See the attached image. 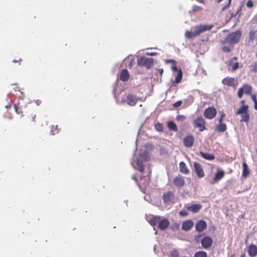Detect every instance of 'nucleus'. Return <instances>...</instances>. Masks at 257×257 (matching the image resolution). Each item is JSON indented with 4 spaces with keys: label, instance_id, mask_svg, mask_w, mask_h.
<instances>
[{
    "label": "nucleus",
    "instance_id": "obj_18",
    "mask_svg": "<svg viewBox=\"0 0 257 257\" xmlns=\"http://www.w3.org/2000/svg\"><path fill=\"white\" fill-rule=\"evenodd\" d=\"M248 255L250 257H254L257 254V246L253 244H250L247 248Z\"/></svg>",
    "mask_w": 257,
    "mask_h": 257
},
{
    "label": "nucleus",
    "instance_id": "obj_23",
    "mask_svg": "<svg viewBox=\"0 0 257 257\" xmlns=\"http://www.w3.org/2000/svg\"><path fill=\"white\" fill-rule=\"evenodd\" d=\"M179 170L181 173L187 175L189 173L190 171L187 168L186 165L184 162H181L179 163Z\"/></svg>",
    "mask_w": 257,
    "mask_h": 257
},
{
    "label": "nucleus",
    "instance_id": "obj_50",
    "mask_svg": "<svg viewBox=\"0 0 257 257\" xmlns=\"http://www.w3.org/2000/svg\"><path fill=\"white\" fill-rule=\"evenodd\" d=\"M228 4L226 6H225L224 7H223V8L222 9V11H224L226 9H227V8H228L230 6L231 0H228Z\"/></svg>",
    "mask_w": 257,
    "mask_h": 257
},
{
    "label": "nucleus",
    "instance_id": "obj_29",
    "mask_svg": "<svg viewBox=\"0 0 257 257\" xmlns=\"http://www.w3.org/2000/svg\"><path fill=\"white\" fill-rule=\"evenodd\" d=\"M241 118L240 120V122H245L247 123L249 120V112H246L243 114H241Z\"/></svg>",
    "mask_w": 257,
    "mask_h": 257
},
{
    "label": "nucleus",
    "instance_id": "obj_42",
    "mask_svg": "<svg viewBox=\"0 0 257 257\" xmlns=\"http://www.w3.org/2000/svg\"><path fill=\"white\" fill-rule=\"evenodd\" d=\"M202 9H203V8L202 7L195 5L192 7V11L193 12H195L197 11H200L202 10Z\"/></svg>",
    "mask_w": 257,
    "mask_h": 257
},
{
    "label": "nucleus",
    "instance_id": "obj_15",
    "mask_svg": "<svg viewBox=\"0 0 257 257\" xmlns=\"http://www.w3.org/2000/svg\"><path fill=\"white\" fill-rule=\"evenodd\" d=\"M194 167L195 173L199 178H202L204 176V171L200 164L197 162H194Z\"/></svg>",
    "mask_w": 257,
    "mask_h": 257
},
{
    "label": "nucleus",
    "instance_id": "obj_3",
    "mask_svg": "<svg viewBox=\"0 0 257 257\" xmlns=\"http://www.w3.org/2000/svg\"><path fill=\"white\" fill-rule=\"evenodd\" d=\"M194 126L195 127L199 128L200 132H203L206 130V121L202 116H200L197 117L193 120Z\"/></svg>",
    "mask_w": 257,
    "mask_h": 257
},
{
    "label": "nucleus",
    "instance_id": "obj_13",
    "mask_svg": "<svg viewBox=\"0 0 257 257\" xmlns=\"http://www.w3.org/2000/svg\"><path fill=\"white\" fill-rule=\"evenodd\" d=\"M194 226V222L191 220L188 219L183 222L182 224V229L187 231L190 230Z\"/></svg>",
    "mask_w": 257,
    "mask_h": 257
},
{
    "label": "nucleus",
    "instance_id": "obj_27",
    "mask_svg": "<svg viewBox=\"0 0 257 257\" xmlns=\"http://www.w3.org/2000/svg\"><path fill=\"white\" fill-rule=\"evenodd\" d=\"M237 59V58L236 57H233L229 61L230 65L232 67V70L233 71L236 70L239 67V63L238 62H233V61H236Z\"/></svg>",
    "mask_w": 257,
    "mask_h": 257
},
{
    "label": "nucleus",
    "instance_id": "obj_24",
    "mask_svg": "<svg viewBox=\"0 0 257 257\" xmlns=\"http://www.w3.org/2000/svg\"><path fill=\"white\" fill-rule=\"evenodd\" d=\"M161 217L159 216H153L149 220V222L153 226H155L158 225Z\"/></svg>",
    "mask_w": 257,
    "mask_h": 257
},
{
    "label": "nucleus",
    "instance_id": "obj_31",
    "mask_svg": "<svg viewBox=\"0 0 257 257\" xmlns=\"http://www.w3.org/2000/svg\"><path fill=\"white\" fill-rule=\"evenodd\" d=\"M226 125L225 123H219L216 126V130L219 132H224L226 130Z\"/></svg>",
    "mask_w": 257,
    "mask_h": 257
},
{
    "label": "nucleus",
    "instance_id": "obj_11",
    "mask_svg": "<svg viewBox=\"0 0 257 257\" xmlns=\"http://www.w3.org/2000/svg\"><path fill=\"white\" fill-rule=\"evenodd\" d=\"M223 85L235 88L237 82L234 78L227 77L222 80Z\"/></svg>",
    "mask_w": 257,
    "mask_h": 257
},
{
    "label": "nucleus",
    "instance_id": "obj_7",
    "mask_svg": "<svg viewBox=\"0 0 257 257\" xmlns=\"http://www.w3.org/2000/svg\"><path fill=\"white\" fill-rule=\"evenodd\" d=\"M201 243L203 248L208 249L212 246L213 240L211 237L205 236L202 238Z\"/></svg>",
    "mask_w": 257,
    "mask_h": 257
},
{
    "label": "nucleus",
    "instance_id": "obj_25",
    "mask_svg": "<svg viewBox=\"0 0 257 257\" xmlns=\"http://www.w3.org/2000/svg\"><path fill=\"white\" fill-rule=\"evenodd\" d=\"M248 106L247 105H242L235 112L236 115L243 114L248 112Z\"/></svg>",
    "mask_w": 257,
    "mask_h": 257
},
{
    "label": "nucleus",
    "instance_id": "obj_61",
    "mask_svg": "<svg viewBox=\"0 0 257 257\" xmlns=\"http://www.w3.org/2000/svg\"><path fill=\"white\" fill-rule=\"evenodd\" d=\"M217 1V2L219 3H220L222 0H216Z\"/></svg>",
    "mask_w": 257,
    "mask_h": 257
},
{
    "label": "nucleus",
    "instance_id": "obj_21",
    "mask_svg": "<svg viewBox=\"0 0 257 257\" xmlns=\"http://www.w3.org/2000/svg\"><path fill=\"white\" fill-rule=\"evenodd\" d=\"M249 173L250 170L248 168V166L245 161H243L242 163V177L244 178H246L249 175Z\"/></svg>",
    "mask_w": 257,
    "mask_h": 257
},
{
    "label": "nucleus",
    "instance_id": "obj_34",
    "mask_svg": "<svg viewBox=\"0 0 257 257\" xmlns=\"http://www.w3.org/2000/svg\"><path fill=\"white\" fill-rule=\"evenodd\" d=\"M243 92L244 93L247 94H249L251 92V87L249 85L244 84L243 85L242 87Z\"/></svg>",
    "mask_w": 257,
    "mask_h": 257
},
{
    "label": "nucleus",
    "instance_id": "obj_52",
    "mask_svg": "<svg viewBox=\"0 0 257 257\" xmlns=\"http://www.w3.org/2000/svg\"><path fill=\"white\" fill-rule=\"evenodd\" d=\"M22 59L21 58H20L19 60H13V62H15V63H18V64L20 65H21V61H22Z\"/></svg>",
    "mask_w": 257,
    "mask_h": 257
},
{
    "label": "nucleus",
    "instance_id": "obj_16",
    "mask_svg": "<svg viewBox=\"0 0 257 257\" xmlns=\"http://www.w3.org/2000/svg\"><path fill=\"white\" fill-rule=\"evenodd\" d=\"M170 224V222L168 219H160L158 225V228L162 230L166 229Z\"/></svg>",
    "mask_w": 257,
    "mask_h": 257
},
{
    "label": "nucleus",
    "instance_id": "obj_19",
    "mask_svg": "<svg viewBox=\"0 0 257 257\" xmlns=\"http://www.w3.org/2000/svg\"><path fill=\"white\" fill-rule=\"evenodd\" d=\"M140 180L141 182L142 181V182L141 183V187L146 188L149 185L150 183V175H149L146 176H142L141 177Z\"/></svg>",
    "mask_w": 257,
    "mask_h": 257
},
{
    "label": "nucleus",
    "instance_id": "obj_14",
    "mask_svg": "<svg viewBox=\"0 0 257 257\" xmlns=\"http://www.w3.org/2000/svg\"><path fill=\"white\" fill-rule=\"evenodd\" d=\"M207 228L206 222L203 220H199L195 224V229L198 232H202Z\"/></svg>",
    "mask_w": 257,
    "mask_h": 257
},
{
    "label": "nucleus",
    "instance_id": "obj_6",
    "mask_svg": "<svg viewBox=\"0 0 257 257\" xmlns=\"http://www.w3.org/2000/svg\"><path fill=\"white\" fill-rule=\"evenodd\" d=\"M216 110L213 107L206 108L204 111V116L206 118L211 119L216 115Z\"/></svg>",
    "mask_w": 257,
    "mask_h": 257
},
{
    "label": "nucleus",
    "instance_id": "obj_12",
    "mask_svg": "<svg viewBox=\"0 0 257 257\" xmlns=\"http://www.w3.org/2000/svg\"><path fill=\"white\" fill-rule=\"evenodd\" d=\"M138 100V97L135 95L129 94L126 96L127 103L131 106L135 105Z\"/></svg>",
    "mask_w": 257,
    "mask_h": 257
},
{
    "label": "nucleus",
    "instance_id": "obj_8",
    "mask_svg": "<svg viewBox=\"0 0 257 257\" xmlns=\"http://www.w3.org/2000/svg\"><path fill=\"white\" fill-rule=\"evenodd\" d=\"M195 139L191 135H189L184 137L183 140L184 146L187 148H191L193 146Z\"/></svg>",
    "mask_w": 257,
    "mask_h": 257
},
{
    "label": "nucleus",
    "instance_id": "obj_54",
    "mask_svg": "<svg viewBox=\"0 0 257 257\" xmlns=\"http://www.w3.org/2000/svg\"><path fill=\"white\" fill-rule=\"evenodd\" d=\"M254 109L255 110H257V101H255V102H254Z\"/></svg>",
    "mask_w": 257,
    "mask_h": 257
},
{
    "label": "nucleus",
    "instance_id": "obj_44",
    "mask_svg": "<svg viewBox=\"0 0 257 257\" xmlns=\"http://www.w3.org/2000/svg\"><path fill=\"white\" fill-rule=\"evenodd\" d=\"M182 101L181 100H178L177 101V102H176L175 103H174L173 104V106L174 107V108H177V107H179L180 106H181V105L182 104Z\"/></svg>",
    "mask_w": 257,
    "mask_h": 257
},
{
    "label": "nucleus",
    "instance_id": "obj_46",
    "mask_svg": "<svg viewBox=\"0 0 257 257\" xmlns=\"http://www.w3.org/2000/svg\"><path fill=\"white\" fill-rule=\"evenodd\" d=\"M244 93L243 89L242 88H240L237 92V95L239 98H241Z\"/></svg>",
    "mask_w": 257,
    "mask_h": 257
},
{
    "label": "nucleus",
    "instance_id": "obj_43",
    "mask_svg": "<svg viewBox=\"0 0 257 257\" xmlns=\"http://www.w3.org/2000/svg\"><path fill=\"white\" fill-rule=\"evenodd\" d=\"M188 214V212L185 210H181L179 212V215L181 216H186Z\"/></svg>",
    "mask_w": 257,
    "mask_h": 257
},
{
    "label": "nucleus",
    "instance_id": "obj_28",
    "mask_svg": "<svg viewBox=\"0 0 257 257\" xmlns=\"http://www.w3.org/2000/svg\"><path fill=\"white\" fill-rule=\"evenodd\" d=\"M14 108H15V112L17 114H20L22 116L23 115V112L22 109V105L20 104V102H19L18 103H15L14 104Z\"/></svg>",
    "mask_w": 257,
    "mask_h": 257
},
{
    "label": "nucleus",
    "instance_id": "obj_63",
    "mask_svg": "<svg viewBox=\"0 0 257 257\" xmlns=\"http://www.w3.org/2000/svg\"><path fill=\"white\" fill-rule=\"evenodd\" d=\"M10 107H11L10 105L6 106V107H7V108Z\"/></svg>",
    "mask_w": 257,
    "mask_h": 257
},
{
    "label": "nucleus",
    "instance_id": "obj_40",
    "mask_svg": "<svg viewBox=\"0 0 257 257\" xmlns=\"http://www.w3.org/2000/svg\"><path fill=\"white\" fill-rule=\"evenodd\" d=\"M180 228V224L178 223H174L171 226V229L174 230H178Z\"/></svg>",
    "mask_w": 257,
    "mask_h": 257
},
{
    "label": "nucleus",
    "instance_id": "obj_4",
    "mask_svg": "<svg viewBox=\"0 0 257 257\" xmlns=\"http://www.w3.org/2000/svg\"><path fill=\"white\" fill-rule=\"evenodd\" d=\"M154 63V59L152 58H145L140 57L138 59V64L140 66H145L147 68H150Z\"/></svg>",
    "mask_w": 257,
    "mask_h": 257
},
{
    "label": "nucleus",
    "instance_id": "obj_2",
    "mask_svg": "<svg viewBox=\"0 0 257 257\" xmlns=\"http://www.w3.org/2000/svg\"><path fill=\"white\" fill-rule=\"evenodd\" d=\"M241 36V32L240 31H236L228 34L226 38L227 41H230L233 45L239 41Z\"/></svg>",
    "mask_w": 257,
    "mask_h": 257
},
{
    "label": "nucleus",
    "instance_id": "obj_62",
    "mask_svg": "<svg viewBox=\"0 0 257 257\" xmlns=\"http://www.w3.org/2000/svg\"><path fill=\"white\" fill-rule=\"evenodd\" d=\"M200 236H201V235H199L198 236H197V237H196V240H197V238H198V237H200Z\"/></svg>",
    "mask_w": 257,
    "mask_h": 257
},
{
    "label": "nucleus",
    "instance_id": "obj_49",
    "mask_svg": "<svg viewBox=\"0 0 257 257\" xmlns=\"http://www.w3.org/2000/svg\"><path fill=\"white\" fill-rule=\"evenodd\" d=\"M185 119V116L183 115H179L176 117V119L177 120H183Z\"/></svg>",
    "mask_w": 257,
    "mask_h": 257
},
{
    "label": "nucleus",
    "instance_id": "obj_53",
    "mask_svg": "<svg viewBox=\"0 0 257 257\" xmlns=\"http://www.w3.org/2000/svg\"><path fill=\"white\" fill-rule=\"evenodd\" d=\"M172 69L173 71H178L177 67L176 66H173L172 67Z\"/></svg>",
    "mask_w": 257,
    "mask_h": 257
},
{
    "label": "nucleus",
    "instance_id": "obj_33",
    "mask_svg": "<svg viewBox=\"0 0 257 257\" xmlns=\"http://www.w3.org/2000/svg\"><path fill=\"white\" fill-rule=\"evenodd\" d=\"M194 257H207V253L204 251L199 250L194 253Z\"/></svg>",
    "mask_w": 257,
    "mask_h": 257
},
{
    "label": "nucleus",
    "instance_id": "obj_39",
    "mask_svg": "<svg viewBox=\"0 0 257 257\" xmlns=\"http://www.w3.org/2000/svg\"><path fill=\"white\" fill-rule=\"evenodd\" d=\"M155 128L159 132H162L163 130V126L162 124L160 123L155 124Z\"/></svg>",
    "mask_w": 257,
    "mask_h": 257
},
{
    "label": "nucleus",
    "instance_id": "obj_58",
    "mask_svg": "<svg viewBox=\"0 0 257 257\" xmlns=\"http://www.w3.org/2000/svg\"><path fill=\"white\" fill-rule=\"evenodd\" d=\"M244 102H245V101H244V100H242V101H241V104H242V105H244Z\"/></svg>",
    "mask_w": 257,
    "mask_h": 257
},
{
    "label": "nucleus",
    "instance_id": "obj_47",
    "mask_svg": "<svg viewBox=\"0 0 257 257\" xmlns=\"http://www.w3.org/2000/svg\"><path fill=\"white\" fill-rule=\"evenodd\" d=\"M18 92L19 93L18 95L19 99L23 100V99L25 97L24 94L22 91H20V90H18Z\"/></svg>",
    "mask_w": 257,
    "mask_h": 257
},
{
    "label": "nucleus",
    "instance_id": "obj_30",
    "mask_svg": "<svg viewBox=\"0 0 257 257\" xmlns=\"http://www.w3.org/2000/svg\"><path fill=\"white\" fill-rule=\"evenodd\" d=\"M249 39L250 41H253L255 39L257 40V34L256 30H252L249 32Z\"/></svg>",
    "mask_w": 257,
    "mask_h": 257
},
{
    "label": "nucleus",
    "instance_id": "obj_17",
    "mask_svg": "<svg viewBox=\"0 0 257 257\" xmlns=\"http://www.w3.org/2000/svg\"><path fill=\"white\" fill-rule=\"evenodd\" d=\"M225 175L224 171L222 170H218L215 175L213 179L212 183H214L215 182H217L220 180H221Z\"/></svg>",
    "mask_w": 257,
    "mask_h": 257
},
{
    "label": "nucleus",
    "instance_id": "obj_10",
    "mask_svg": "<svg viewBox=\"0 0 257 257\" xmlns=\"http://www.w3.org/2000/svg\"><path fill=\"white\" fill-rule=\"evenodd\" d=\"M174 193L171 191L165 192L162 196V199L165 204L172 202L174 200Z\"/></svg>",
    "mask_w": 257,
    "mask_h": 257
},
{
    "label": "nucleus",
    "instance_id": "obj_9",
    "mask_svg": "<svg viewBox=\"0 0 257 257\" xmlns=\"http://www.w3.org/2000/svg\"><path fill=\"white\" fill-rule=\"evenodd\" d=\"M174 185L178 188H182L183 187L185 184V182L184 180V178L181 175H179L177 176H176L173 181Z\"/></svg>",
    "mask_w": 257,
    "mask_h": 257
},
{
    "label": "nucleus",
    "instance_id": "obj_64",
    "mask_svg": "<svg viewBox=\"0 0 257 257\" xmlns=\"http://www.w3.org/2000/svg\"><path fill=\"white\" fill-rule=\"evenodd\" d=\"M244 254H242V255H241V256H240V257H244Z\"/></svg>",
    "mask_w": 257,
    "mask_h": 257
},
{
    "label": "nucleus",
    "instance_id": "obj_38",
    "mask_svg": "<svg viewBox=\"0 0 257 257\" xmlns=\"http://www.w3.org/2000/svg\"><path fill=\"white\" fill-rule=\"evenodd\" d=\"M250 71L252 72H257V62H254L252 65L250 66Z\"/></svg>",
    "mask_w": 257,
    "mask_h": 257
},
{
    "label": "nucleus",
    "instance_id": "obj_56",
    "mask_svg": "<svg viewBox=\"0 0 257 257\" xmlns=\"http://www.w3.org/2000/svg\"><path fill=\"white\" fill-rule=\"evenodd\" d=\"M197 2L203 4L204 2V0H196Z\"/></svg>",
    "mask_w": 257,
    "mask_h": 257
},
{
    "label": "nucleus",
    "instance_id": "obj_35",
    "mask_svg": "<svg viewBox=\"0 0 257 257\" xmlns=\"http://www.w3.org/2000/svg\"><path fill=\"white\" fill-rule=\"evenodd\" d=\"M168 127L171 131H178L177 126L174 121H169L168 123Z\"/></svg>",
    "mask_w": 257,
    "mask_h": 257
},
{
    "label": "nucleus",
    "instance_id": "obj_51",
    "mask_svg": "<svg viewBox=\"0 0 257 257\" xmlns=\"http://www.w3.org/2000/svg\"><path fill=\"white\" fill-rule=\"evenodd\" d=\"M251 99L252 100V101L255 102V101H257V99H256V96L255 94H252L251 95Z\"/></svg>",
    "mask_w": 257,
    "mask_h": 257
},
{
    "label": "nucleus",
    "instance_id": "obj_22",
    "mask_svg": "<svg viewBox=\"0 0 257 257\" xmlns=\"http://www.w3.org/2000/svg\"><path fill=\"white\" fill-rule=\"evenodd\" d=\"M130 75L126 69H123L120 74L119 78L122 81H126L129 79Z\"/></svg>",
    "mask_w": 257,
    "mask_h": 257
},
{
    "label": "nucleus",
    "instance_id": "obj_59",
    "mask_svg": "<svg viewBox=\"0 0 257 257\" xmlns=\"http://www.w3.org/2000/svg\"><path fill=\"white\" fill-rule=\"evenodd\" d=\"M41 103V101H39V100H37V104L38 105L39 103Z\"/></svg>",
    "mask_w": 257,
    "mask_h": 257
},
{
    "label": "nucleus",
    "instance_id": "obj_5",
    "mask_svg": "<svg viewBox=\"0 0 257 257\" xmlns=\"http://www.w3.org/2000/svg\"><path fill=\"white\" fill-rule=\"evenodd\" d=\"M221 45L222 51L226 53L230 52L234 47V45L230 41H227L226 38L221 41Z\"/></svg>",
    "mask_w": 257,
    "mask_h": 257
},
{
    "label": "nucleus",
    "instance_id": "obj_45",
    "mask_svg": "<svg viewBox=\"0 0 257 257\" xmlns=\"http://www.w3.org/2000/svg\"><path fill=\"white\" fill-rule=\"evenodd\" d=\"M246 5L247 8H251L253 7V3L252 0H248Z\"/></svg>",
    "mask_w": 257,
    "mask_h": 257
},
{
    "label": "nucleus",
    "instance_id": "obj_41",
    "mask_svg": "<svg viewBox=\"0 0 257 257\" xmlns=\"http://www.w3.org/2000/svg\"><path fill=\"white\" fill-rule=\"evenodd\" d=\"M171 257H179V253L177 250L174 249L171 252Z\"/></svg>",
    "mask_w": 257,
    "mask_h": 257
},
{
    "label": "nucleus",
    "instance_id": "obj_20",
    "mask_svg": "<svg viewBox=\"0 0 257 257\" xmlns=\"http://www.w3.org/2000/svg\"><path fill=\"white\" fill-rule=\"evenodd\" d=\"M202 208V206L199 204H194L186 207L187 209L193 213L198 212Z\"/></svg>",
    "mask_w": 257,
    "mask_h": 257
},
{
    "label": "nucleus",
    "instance_id": "obj_37",
    "mask_svg": "<svg viewBox=\"0 0 257 257\" xmlns=\"http://www.w3.org/2000/svg\"><path fill=\"white\" fill-rule=\"evenodd\" d=\"M59 133L58 125H52L51 127L50 133L52 135H55Z\"/></svg>",
    "mask_w": 257,
    "mask_h": 257
},
{
    "label": "nucleus",
    "instance_id": "obj_26",
    "mask_svg": "<svg viewBox=\"0 0 257 257\" xmlns=\"http://www.w3.org/2000/svg\"><path fill=\"white\" fill-rule=\"evenodd\" d=\"M199 153L203 158H204L207 160L211 161V160H214L215 158V157L213 155L209 154V153H204V152H201V151L199 152Z\"/></svg>",
    "mask_w": 257,
    "mask_h": 257
},
{
    "label": "nucleus",
    "instance_id": "obj_36",
    "mask_svg": "<svg viewBox=\"0 0 257 257\" xmlns=\"http://www.w3.org/2000/svg\"><path fill=\"white\" fill-rule=\"evenodd\" d=\"M136 165L138 169V170L141 172L142 173L145 170V168L143 162L140 161V160H138L136 163Z\"/></svg>",
    "mask_w": 257,
    "mask_h": 257
},
{
    "label": "nucleus",
    "instance_id": "obj_55",
    "mask_svg": "<svg viewBox=\"0 0 257 257\" xmlns=\"http://www.w3.org/2000/svg\"><path fill=\"white\" fill-rule=\"evenodd\" d=\"M35 116H36V115H32V118H32V120L33 121H35Z\"/></svg>",
    "mask_w": 257,
    "mask_h": 257
},
{
    "label": "nucleus",
    "instance_id": "obj_57",
    "mask_svg": "<svg viewBox=\"0 0 257 257\" xmlns=\"http://www.w3.org/2000/svg\"><path fill=\"white\" fill-rule=\"evenodd\" d=\"M222 117H223V115H222L221 117L219 118V121L220 123H222L221 122L222 121Z\"/></svg>",
    "mask_w": 257,
    "mask_h": 257
},
{
    "label": "nucleus",
    "instance_id": "obj_60",
    "mask_svg": "<svg viewBox=\"0 0 257 257\" xmlns=\"http://www.w3.org/2000/svg\"><path fill=\"white\" fill-rule=\"evenodd\" d=\"M160 72L161 74H162L163 72V69L160 70Z\"/></svg>",
    "mask_w": 257,
    "mask_h": 257
},
{
    "label": "nucleus",
    "instance_id": "obj_1",
    "mask_svg": "<svg viewBox=\"0 0 257 257\" xmlns=\"http://www.w3.org/2000/svg\"><path fill=\"white\" fill-rule=\"evenodd\" d=\"M213 27V25H199L195 26L192 28L193 31H187L186 32L185 36L188 39H192L205 31L211 30Z\"/></svg>",
    "mask_w": 257,
    "mask_h": 257
},
{
    "label": "nucleus",
    "instance_id": "obj_32",
    "mask_svg": "<svg viewBox=\"0 0 257 257\" xmlns=\"http://www.w3.org/2000/svg\"><path fill=\"white\" fill-rule=\"evenodd\" d=\"M182 79V71L181 69L178 70L177 72V75L175 78V82L179 83L180 82Z\"/></svg>",
    "mask_w": 257,
    "mask_h": 257
},
{
    "label": "nucleus",
    "instance_id": "obj_48",
    "mask_svg": "<svg viewBox=\"0 0 257 257\" xmlns=\"http://www.w3.org/2000/svg\"><path fill=\"white\" fill-rule=\"evenodd\" d=\"M132 178L135 181V182L138 184V185L141 187V185L138 182L137 176L136 175H133Z\"/></svg>",
    "mask_w": 257,
    "mask_h": 257
}]
</instances>
